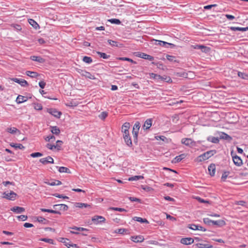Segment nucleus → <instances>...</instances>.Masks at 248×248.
Wrapping results in <instances>:
<instances>
[{"mask_svg": "<svg viewBox=\"0 0 248 248\" xmlns=\"http://www.w3.org/2000/svg\"><path fill=\"white\" fill-rule=\"evenodd\" d=\"M217 151L216 150H212L207 151L203 154L200 155L198 157V161L199 162H202L209 159L211 156H213L216 154Z\"/></svg>", "mask_w": 248, "mask_h": 248, "instance_id": "f257e3e1", "label": "nucleus"}, {"mask_svg": "<svg viewBox=\"0 0 248 248\" xmlns=\"http://www.w3.org/2000/svg\"><path fill=\"white\" fill-rule=\"evenodd\" d=\"M140 127V123L139 121H136L134 124L132 130L134 142L136 143L138 142V136Z\"/></svg>", "mask_w": 248, "mask_h": 248, "instance_id": "f03ea898", "label": "nucleus"}, {"mask_svg": "<svg viewBox=\"0 0 248 248\" xmlns=\"http://www.w3.org/2000/svg\"><path fill=\"white\" fill-rule=\"evenodd\" d=\"M231 155L232 158V160L234 164L238 167H240L243 164V161L240 157L237 155L233 153V151H232L231 153Z\"/></svg>", "mask_w": 248, "mask_h": 248, "instance_id": "7ed1b4c3", "label": "nucleus"}, {"mask_svg": "<svg viewBox=\"0 0 248 248\" xmlns=\"http://www.w3.org/2000/svg\"><path fill=\"white\" fill-rule=\"evenodd\" d=\"M3 195V198L11 201H15L17 197V194L12 191L10 192L8 191L4 192Z\"/></svg>", "mask_w": 248, "mask_h": 248, "instance_id": "20e7f679", "label": "nucleus"}, {"mask_svg": "<svg viewBox=\"0 0 248 248\" xmlns=\"http://www.w3.org/2000/svg\"><path fill=\"white\" fill-rule=\"evenodd\" d=\"M182 144L189 147H192L195 145L196 142L190 138H183L181 140Z\"/></svg>", "mask_w": 248, "mask_h": 248, "instance_id": "39448f33", "label": "nucleus"}, {"mask_svg": "<svg viewBox=\"0 0 248 248\" xmlns=\"http://www.w3.org/2000/svg\"><path fill=\"white\" fill-rule=\"evenodd\" d=\"M136 56H137L139 58H141L145 59V60H148L150 61H152L154 60V57H153L151 55H148L147 54H145L144 53H143V52H137Z\"/></svg>", "mask_w": 248, "mask_h": 248, "instance_id": "423d86ee", "label": "nucleus"}, {"mask_svg": "<svg viewBox=\"0 0 248 248\" xmlns=\"http://www.w3.org/2000/svg\"><path fill=\"white\" fill-rule=\"evenodd\" d=\"M92 220L95 224H98L105 222L106 219L104 217L101 216H95L92 217Z\"/></svg>", "mask_w": 248, "mask_h": 248, "instance_id": "0eeeda50", "label": "nucleus"}, {"mask_svg": "<svg viewBox=\"0 0 248 248\" xmlns=\"http://www.w3.org/2000/svg\"><path fill=\"white\" fill-rule=\"evenodd\" d=\"M53 209L59 211H67L68 209V206L64 204H55L53 206Z\"/></svg>", "mask_w": 248, "mask_h": 248, "instance_id": "6e6552de", "label": "nucleus"}, {"mask_svg": "<svg viewBox=\"0 0 248 248\" xmlns=\"http://www.w3.org/2000/svg\"><path fill=\"white\" fill-rule=\"evenodd\" d=\"M39 161L43 165H46L47 164L54 163V159L50 156H47L45 158H42L40 159Z\"/></svg>", "mask_w": 248, "mask_h": 248, "instance_id": "1a4fd4ad", "label": "nucleus"}, {"mask_svg": "<svg viewBox=\"0 0 248 248\" xmlns=\"http://www.w3.org/2000/svg\"><path fill=\"white\" fill-rule=\"evenodd\" d=\"M12 80L16 83H18L22 87H26L28 85V82L24 79L18 78H13L12 79Z\"/></svg>", "mask_w": 248, "mask_h": 248, "instance_id": "9d476101", "label": "nucleus"}, {"mask_svg": "<svg viewBox=\"0 0 248 248\" xmlns=\"http://www.w3.org/2000/svg\"><path fill=\"white\" fill-rule=\"evenodd\" d=\"M80 70L81 72L78 71V72L80 73L82 76L85 77V78L91 79H95L96 78L94 75L92 74L91 73L87 72L85 70Z\"/></svg>", "mask_w": 248, "mask_h": 248, "instance_id": "9b49d317", "label": "nucleus"}, {"mask_svg": "<svg viewBox=\"0 0 248 248\" xmlns=\"http://www.w3.org/2000/svg\"><path fill=\"white\" fill-rule=\"evenodd\" d=\"M47 111L49 113L57 118H60L62 115L61 112L58 111L55 108H50L47 110Z\"/></svg>", "mask_w": 248, "mask_h": 248, "instance_id": "f8f14e48", "label": "nucleus"}, {"mask_svg": "<svg viewBox=\"0 0 248 248\" xmlns=\"http://www.w3.org/2000/svg\"><path fill=\"white\" fill-rule=\"evenodd\" d=\"M152 122H153L152 119L150 118V119H147L145 121L144 124L142 126V128L144 130L149 129L152 125Z\"/></svg>", "mask_w": 248, "mask_h": 248, "instance_id": "ddd939ff", "label": "nucleus"}, {"mask_svg": "<svg viewBox=\"0 0 248 248\" xmlns=\"http://www.w3.org/2000/svg\"><path fill=\"white\" fill-rule=\"evenodd\" d=\"M180 242L183 244L187 245L192 244L194 242V240L190 237L183 238L181 239Z\"/></svg>", "mask_w": 248, "mask_h": 248, "instance_id": "4468645a", "label": "nucleus"}, {"mask_svg": "<svg viewBox=\"0 0 248 248\" xmlns=\"http://www.w3.org/2000/svg\"><path fill=\"white\" fill-rule=\"evenodd\" d=\"M189 228L192 230H199L202 231L203 232H205L206 231V229L204 228L202 226L194 224L190 225V226L189 227Z\"/></svg>", "mask_w": 248, "mask_h": 248, "instance_id": "2eb2a0df", "label": "nucleus"}, {"mask_svg": "<svg viewBox=\"0 0 248 248\" xmlns=\"http://www.w3.org/2000/svg\"><path fill=\"white\" fill-rule=\"evenodd\" d=\"M11 211L16 214H21L25 211L24 208L19 206H14L11 208Z\"/></svg>", "mask_w": 248, "mask_h": 248, "instance_id": "dca6fc26", "label": "nucleus"}, {"mask_svg": "<svg viewBox=\"0 0 248 248\" xmlns=\"http://www.w3.org/2000/svg\"><path fill=\"white\" fill-rule=\"evenodd\" d=\"M74 206L77 208H91V206L90 204L88 203H82V202H75Z\"/></svg>", "mask_w": 248, "mask_h": 248, "instance_id": "f3484780", "label": "nucleus"}, {"mask_svg": "<svg viewBox=\"0 0 248 248\" xmlns=\"http://www.w3.org/2000/svg\"><path fill=\"white\" fill-rule=\"evenodd\" d=\"M30 59L33 61L41 63H43L45 62V60L41 56H31Z\"/></svg>", "mask_w": 248, "mask_h": 248, "instance_id": "a211bd4d", "label": "nucleus"}, {"mask_svg": "<svg viewBox=\"0 0 248 248\" xmlns=\"http://www.w3.org/2000/svg\"><path fill=\"white\" fill-rule=\"evenodd\" d=\"M219 139L231 141L232 140V138L224 132H220L219 133Z\"/></svg>", "mask_w": 248, "mask_h": 248, "instance_id": "6ab92c4d", "label": "nucleus"}, {"mask_svg": "<svg viewBox=\"0 0 248 248\" xmlns=\"http://www.w3.org/2000/svg\"><path fill=\"white\" fill-rule=\"evenodd\" d=\"M131 240L135 243H138L143 242L144 239L142 236L138 235L131 236Z\"/></svg>", "mask_w": 248, "mask_h": 248, "instance_id": "aec40b11", "label": "nucleus"}, {"mask_svg": "<svg viewBox=\"0 0 248 248\" xmlns=\"http://www.w3.org/2000/svg\"><path fill=\"white\" fill-rule=\"evenodd\" d=\"M209 174L211 176H214L216 172V166L214 164H210L208 168Z\"/></svg>", "mask_w": 248, "mask_h": 248, "instance_id": "412c9836", "label": "nucleus"}, {"mask_svg": "<svg viewBox=\"0 0 248 248\" xmlns=\"http://www.w3.org/2000/svg\"><path fill=\"white\" fill-rule=\"evenodd\" d=\"M191 72L189 71L188 72H186L184 71H180L176 73V76L178 77H181L184 78H187L189 74H191Z\"/></svg>", "mask_w": 248, "mask_h": 248, "instance_id": "4be33fe9", "label": "nucleus"}, {"mask_svg": "<svg viewBox=\"0 0 248 248\" xmlns=\"http://www.w3.org/2000/svg\"><path fill=\"white\" fill-rule=\"evenodd\" d=\"M6 131L8 132V133H10L12 134H16V133H18V134H20V131L19 130H18L17 128H16V127H8L6 129Z\"/></svg>", "mask_w": 248, "mask_h": 248, "instance_id": "5701e85b", "label": "nucleus"}, {"mask_svg": "<svg viewBox=\"0 0 248 248\" xmlns=\"http://www.w3.org/2000/svg\"><path fill=\"white\" fill-rule=\"evenodd\" d=\"M230 29L232 31H248V27H231Z\"/></svg>", "mask_w": 248, "mask_h": 248, "instance_id": "b1692460", "label": "nucleus"}, {"mask_svg": "<svg viewBox=\"0 0 248 248\" xmlns=\"http://www.w3.org/2000/svg\"><path fill=\"white\" fill-rule=\"evenodd\" d=\"M212 224L217 227H222L226 224V223L223 220H213Z\"/></svg>", "mask_w": 248, "mask_h": 248, "instance_id": "393cba45", "label": "nucleus"}, {"mask_svg": "<svg viewBox=\"0 0 248 248\" xmlns=\"http://www.w3.org/2000/svg\"><path fill=\"white\" fill-rule=\"evenodd\" d=\"M28 100L27 97L18 95L16 98V101L18 104H21L22 103L27 101Z\"/></svg>", "mask_w": 248, "mask_h": 248, "instance_id": "a878e982", "label": "nucleus"}, {"mask_svg": "<svg viewBox=\"0 0 248 248\" xmlns=\"http://www.w3.org/2000/svg\"><path fill=\"white\" fill-rule=\"evenodd\" d=\"M114 232L116 233H119L120 234H128L129 233V230L126 229L120 228L116 229L114 231Z\"/></svg>", "mask_w": 248, "mask_h": 248, "instance_id": "bb28decb", "label": "nucleus"}, {"mask_svg": "<svg viewBox=\"0 0 248 248\" xmlns=\"http://www.w3.org/2000/svg\"><path fill=\"white\" fill-rule=\"evenodd\" d=\"M186 156V155L185 154L177 155L173 159L172 162L175 163H178L180 162L182 159H184Z\"/></svg>", "mask_w": 248, "mask_h": 248, "instance_id": "cd10ccee", "label": "nucleus"}, {"mask_svg": "<svg viewBox=\"0 0 248 248\" xmlns=\"http://www.w3.org/2000/svg\"><path fill=\"white\" fill-rule=\"evenodd\" d=\"M28 22L29 24L32 26V27L35 29H39L40 27L39 24L34 20L32 19H29Z\"/></svg>", "mask_w": 248, "mask_h": 248, "instance_id": "c85d7f7f", "label": "nucleus"}, {"mask_svg": "<svg viewBox=\"0 0 248 248\" xmlns=\"http://www.w3.org/2000/svg\"><path fill=\"white\" fill-rule=\"evenodd\" d=\"M40 210L42 212H48L50 213H53V214H56L58 215H61V213L57 210H52V209H45V208H41Z\"/></svg>", "mask_w": 248, "mask_h": 248, "instance_id": "c756f323", "label": "nucleus"}, {"mask_svg": "<svg viewBox=\"0 0 248 248\" xmlns=\"http://www.w3.org/2000/svg\"><path fill=\"white\" fill-rule=\"evenodd\" d=\"M196 246L198 248H213V246L208 244L197 243Z\"/></svg>", "mask_w": 248, "mask_h": 248, "instance_id": "7c9ffc66", "label": "nucleus"}, {"mask_svg": "<svg viewBox=\"0 0 248 248\" xmlns=\"http://www.w3.org/2000/svg\"><path fill=\"white\" fill-rule=\"evenodd\" d=\"M56 168L58 169V171L61 173L65 172L71 173L70 170L66 167L56 166Z\"/></svg>", "mask_w": 248, "mask_h": 248, "instance_id": "2f4dec72", "label": "nucleus"}, {"mask_svg": "<svg viewBox=\"0 0 248 248\" xmlns=\"http://www.w3.org/2000/svg\"><path fill=\"white\" fill-rule=\"evenodd\" d=\"M130 123L128 122L124 123L122 126V132H125L129 131L130 128Z\"/></svg>", "mask_w": 248, "mask_h": 248, "instance_id": "473e14b6", "label": "nucleus"}, {"mask_svg": "<svg viewBox=\"0 0 248 248\" xmlns=\"http://www.w3.org/2000/svg\"><path fill=\"white\" fill-rule=\"evenodd\" d=\"M123 138L126 144L129 147H131L132 145V142L130 135L124 137Z\"/></svg>", "mask_w": 248, "mask_h": 248, "instance_id": "72a5a7b5", "label": "nucleus"}, {"mask_svg": "<svg viewBox=\"0 0 248 248\" xmlns=\"http://www.w3.org/2000/svg\"><path fill=\"white\" fill-rule=\"evenodd\" d=\"M133 219L134 221H137V222H140V223H147V224L149 223V221L146 218H141L140 217H134L133 218Z\"/></svg>", "mask_w": 248, "mask_h": 248, "instance_id": "f704fd0d", "label": "nucleus"}, {"mask_svg": "<svg viewBox=\"0 0 248 248\" xmlns=\"http://www.w3.org/2000/svg\"><path fill=\"white\" fill-rule=\"evenodd\" d=\"M26 74L31 78H37L39 75L36 72H32L30 71H27L26 72Z\"/></svg>", "mask_w": 248, "mask_h": 248, "instance_id": "c9c22d12", "label": "nucleus"}, {"mask_svg": "<svg viewBox=\"0 0 248 248\" xmlns=\"http://www.w3.org/2000/svg\"><path fill=\"white\" fill-rule=\"evenodd\" d=\"M10 145L11 147L15 148V149L18 148L21 150H24L25 149V147L22 144L20 143H11L10 144Z\"/></svg>", "mask_w": 248, "mask_h": 248, "instance_id": "e433bc0d", "label": "nucleus"}, {"mask_svg": "<svg viewBox=\"0 0 248 248\" xmlns=\"http://www.w3.org/2000/svg\"><path fill=\"white\" fill-rule=\"evenodd\" d=\"M46 184L51 186H59L62 184L61 181L57 180H55L53 182H45Z\"/></svg>", "mask_w": 248, "mask_h": 248, "instance_id": "4c0bfd02", "label": "nucleus"}, {"mask_svg": "<svg viewBox=\"0 0 248 248\" xmlns=\"http://www.w3.org/2000/svg\"><path fill=\"white\" fill-rule=\"evenodd\" d=\"M51 132L52 134H55L56 135H58L60 133V129L56 126H51Z\"/></svg>", "mask_w": 248, "mask_h": 248, "instance_id": "58836bf2", "label": "nucleus"}, {"mask_svg": "<svg viewBox=\"0 0 248 248\" xmlns=\"http://www.w3.org/2000/svg\"><path fill=\"white\" fill-rule=\"evenodd\" d=\"M155 44L156 45H158V46H161L165 47L166 48H169V46H166V44H167L166 42L161 41V40H155Z\"/></svg>", "mask_w": 248, "mask_h": 248, "instance_id": "ea45409f", "label": "nucleus"}, {"mask_svg": "<svg viewBox=\"0 0 248 248\" xmlns=\"http://www.w3.org/2000/svg\"><path fill=\"white\" fill-rule=\"evenodd\" d=\"M207 140L209 141H210L214 143H217L219 141V140L217 137H212V136L209 137L207 138Z\"/></svg>", "mask_w": 248, "mask_h": 248, "instance_id": "a19ab883", "label": "nucleus"}, {"mask_svg": "<svg viewBox=\"0 0 248 248\" xmlns=\"http://www.w3.org/2000/svg\"><path fill=\"white\" fill-rule=\"evenodd\" d=\"M96 53L100 56V58H102L104 59H108L110 58V56L109 55H107L106 53L104 52H101L100 51H97Z\"/></svg>", "mask_w": 248, "mask_h": 248, "instance_id": "79ce46f5", "label": "nucleus"}, {"mask_svg": "<svg viewBox=\"0 0 248 248\" xmlns=\"http://www.w3.org/2000/svg\"><path fill=\"white\" fill-rule=\"evenodd\" d=\"M108 42L112 46L119 47L120 45L119 42L114 40H108Z\"/></svg>", "mask_w": 248, "mask_h": 248, "instance_id": "37998d69", "label": "nucleus"}, {"mask_svg": "<svg viewBox=\"0 0 248 248\" xmlns=\"http://www.w3.org/2000/svg\"><path fill=\"white\" fill-rule=\"evenodd\" d=\"M166 58L170 62H178V61L176 59V57L174 56L167 55Z\"/></svg>", "mask_w": 248, "mask_h": 248, "instance_id": "c03bdc74", "label": "nucleus"}, {"mask_svg": "<svg viewBox=\"0 0 248 248\" xmlns=\"http://www.w3.org/2000/svg\"><path fill=\"white\" fill-rule=\"evenodd\" d=\"M60 241L61 242L64 244V245L66 246H67V247H68L69 245L71 243V242L70 241V240L68 239L63 238V237L60 238Z\"/></svg>", "mask_w": 248, "mask_h": 248, "instance_id": "a18cd8bd", "label": "nucleus"}, {"mask_svg": "<svg viewBox=\"0 0 248 248\" xmlns=\"http://www.w3.org/2000/svg\"><path fill=\"white\" fill-rule=\"evenodd\" d=\"M237 74L238 77L240 78L248 80V74L241 72H238Z\"/></svg>", "mask_w": 248, "mask_h": 248, "instance_id": "49530a36", "label": "nucleus"}, {"mask_svg": "<svg viewBox=\"0 0 248 248\" xmlns=\"http://www.w3.org/2000/svg\"><path fill=\"white\" fill-rule=\"evenodd\" d=\"M117 59L121 61H128L134 64L136 63V62L134 61L132 59L127 57H119Z\"/></svg>", "mask_w": 248, "mask_h": 248, "instance_id": "de8ad7c7", "label": "nucleus"}, {"mask_svg": "<svg viewBox=\"0 0 248 248\" xmlns=\"http://www.w3.org/2000/svg\"><path fill=\"white\" fill-rule=\"evenodd\" d=\"M143 179V177L141 175H136L130 177L128 179L129 181H137L140 179Z\"/></svg>", "mask_w": 248, "mask_h": 248, "instance_id": "09e8293b", "label": "nucleus"}, {"mask_svg": "<svg viewBox=\"0 0 248 248\" xmlns=\"http://www.w3.org/2000/svg\"><path fill=\"white\" fill-rule=\"evenodd\" d=\"M83 61L88 64L91 63L93 62V60L91 57L88 56H84L82 59Z\"/></svg>", "mask_w": 248, "mask_h": 248, "instance_id": "8fccbe9b", "label": "nucleus"}, {"mask_svg": "<svg viewBox=\"0 0 248 248\" xmlns=\"http://www.w3.org/2000/svg\"><path fill=\"white\" fill-rule=\"evenodd\" d=\"M108 22H110L111 24H116V25H119L121 24V21L118 19L116 18H111L110 19H108Z\"/></svg>", "mask_w": 248, "mask_h": 248, "instance_id": "3c124183", "label": "nucleus"}, {"mask_svg": "<svg viewBox=\"0 0 248 248\" xmlns=\"http://www.w3.org/2000/svg\"><path fill=\"white\" fill-rule=\"evenodd\" d=\"M108 115V112L106 111H103L99 115L98 117L100 119L104 120L106 119Z\"/></svg>", "mask_w": 248, "mask_h": 248, "instance_id": "603ef678", "label": "nucleus"}, {"mask_svg": "<svg viewBox=\"0 0 248 248\" xmlns=\"http://www.w3.org/2000/svg\"><path fill=\"white\" fill-rule=\"evenodd\" d=\"M41 241L48 243L51 244H54V240L52 239L46 238H43L40 239Z\"/></svg>", "mask_w": 248, "mask_h": 248, "instance_id": "864d4df0", "label": "nucleus"}, {"mask_svg": "<svg viewBox=\"0 0 248 248\" xmlns=\"http://www.w3.org/2000/svg\"><path fill=\"white\" fill-rule=\"evenodd\" d=\"M55 139V137L52 135H49L45 138V140L46 141H53Z\"/></svg>", "mask_w": 248, "mask_h": 248, "instance_id": "5fc2aeb1", "label": "nucleus"}, {"mask_svg": "<svg viewBox=\"0 0 248 248\" xmlns=\"http://www.w3.org/2000/svg\"><path fill=\"white\" fill-rule=\"evenodd\" d=\"M54 196L58 198H62L64 199H69V198L66 196H64L63 194H58V193H56V194H54Z\"/></svg>", "mask_w": 248, "mask_h": 248, "instance_id": "6e6d98bb", "label": "nucleus"}, {"mask_svg": "<svg viewBox=\"0 0 248 248\" xmlns=\"http://www.w3.org/2000/svg\"><path fill=\"white\" fill-rule=\"evenodd\" d=\"M36 220L40 223L44 224H45V222L47 221L46 218L42 217H36Z\"/></svg>", "mask_w": 248, "mask_h": 248, "instance_id": "4d7b16f0", "label": "nucleus"}, {"mask_svg": "<svg viewBox=\"0 0 248 248\" xmlns=\"http://www.w3.org/2000/svg\"><path fill=\"white\" fill-rule=\"evenodd\" d=\"M62 143V140H58L56 141V145H55V148H57L58 150H60Z\"/></svg>", "mask_w": 248, "mask_h": 248, "instance_id": "13d9d810", "label": "nucleus"}, {"mask_svg": "<svg viewBox=\"0 0 248 248\" xmlns=\"http://www.w3.org/2000/svg\"><path fill=\"white\" fill-rule=\"evenodd\" d=\"M73 230H75L78 231H86L88 232L89 230L86 228L82 227H74L72 228Z\"/></svg>", "mask_w": 248, "mask_h": 248, "instance_id": "bf43d9fd", "label": "nucleus"}, {"mask_svg": "<svg viewBox=\"0 0 248 248\" xmlns=\"http://www.w3.org/2000/svg\"><path fill=\"white\" fill-rule=\"evenodd\" d=\"M213 221V220H211L209 218H204L203 219V221L204 223H205V224H207L208 225H210L211 223H212Z\"/></svg>", "mask_w": 248, "mask_h": 248, "instance_id": "052dcab7", "label": "nucleus"}, {"mask_svg": "<svg viewBox=\"0 0 248 248\" xmlns=\"http://www.w3.org/2000/svg\"><path fill=\"white\" fill-rule=\"evenodd\" d=\"M43 154L39 152L33 153L31 154V156L32 157H37L42 156Z\"/></svg>", "mask_w": 248, "mask_h": 248, "instance_id": "680f3d73", "label": "nucleus"}, {"mask_svg": "<svg viewBox=\"0 0 248 248\" xmlns=\"http://www.w3.org/2000/svg\"><path fill=\"white\" fill-rule=\"evenodd\" d=\"M201 50L203 52L208 53L210 50V48L203 45V47Z\"/></svg>", "mask_w": 248, "mask_h": 248, "instance_id": "e2e57ef3", "label": "nucleus"}, {"mask_svg": "<svg viewBox=\"0 0 248 248\" xmlns=\"http://www.w3.org/2000/svg\"><path fill=\"white\" fill-rule=\"evenodd\" d=\"M129 199L131 202H137L139 203L141 202V200L136 197H129Z\"/></svg>", "mask_w": 248, "mask_h": 248, "instance_id": "0e129e2a", "label": "nucleus"}, {"mask_svg": "<svg viewBox=\"0 0 248 248\" xmlns=\"http://www.w3.org/2000/svg\"><path fill=\"white\" fill-rule=\"evenodd\" d=\"M34 109L37 110H41L43 109V107L41 104H35L34 105Z\"/></svg>", "mask_w": 248, "mask_h": 248, "instance_id": "69168bd1", "label": "nucleus"}, {"mask_svg": "<svg viewBox=\"0 0 248 248\" xmlns=\"http://www.w3.org/2000/svg\"><path fill=\"white\" fill-rule=\"evenodd\" d=\"M110 209L111 210L117 211H119V212L126 211L125 209H124V208H122L111 207Z\"/></svg>", "mask_w": 248, "mask_h": 248, "instance_id": "338daca9", "label": "nucleus"}, {"mask_svg": "<svg viewBox=\"0 0 248 248\" xmlns=\"http://www.w3.org/2000/svg\"><path fill=\"white\" fill-rule=\"evenodd\" d=\"M17 218L20 220H22V221H25L28 218V217L27 216H25V215H20V216H17Z\"/></svg>", "mask_w": 248, "mask_h": 248, "instance_id": "774afa93", "label": "nucleus"}]
</instances>
